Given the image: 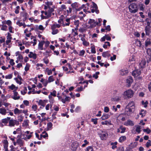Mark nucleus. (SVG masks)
Here are the masks:
<instances>
[{"label": "nucleus", "mask_w": 151, "mask_h": 151, "mask_svg": "<svg viewBox=\"0 0 151 151\" xmlns=\"http://www.w3.org/2000/svg\"><path fill=\"white\" fill-rule=\"evenodd\" d=\"M135 110L134 103L133 101L129 102L127 105L125 111L128 115L133 113Z\"/></svg>", "instance_id": "f257e3e1"}, {"label": "nucleus", "mask_w": 151, "mask_h": 151, "mask_svg": "<svg viewBox=\"0 0 151 151\" xmlns=\"http://www.w3.org/2000/svg\"><path fill=\"white\" fill-rule=\"evenodd\" d=\"M29 131L24 132L19 130V134H20V135H19V138H21L24 140L26 139L27 134H29ZM23 142L19 139V146H23Z\"/></svg>", "instance_id": "f03ea898"}, {"label": "nucleus", "mask_w": 151, "mask_h": 151, "mask_svg": "<svg viewBox=\"0 0 151 151\" xmlns=\"http://www.w3.org/2000/svg\"><path fill=\"white\" fill-rule=\"evenodd\" d=\"M134 94V92L131 89L124 91L122 94L124 99L132 98Z\"/></svg>", "instance_id": "7ed1b4c3"}, {"label": "nucleus", "mask_w": 151, "mask_h": 151, "mask_svg": "<svg viewBox=\"0 0 151 151\" xmlns=\"http://www.w3.org/2000/svg\"><path fill=\"white\" fill-rule=\"evenodd\" d=\"M128 8L129 11L132 13H135L137 11L138 9L137 5L133 3L129 6Z\"/></svg>", "instance_id": "20e7f679"}, {"label": "nucleus", "mask_w": 151, "mask_h": 151, "mask_svg": "<svg viewBox=\"0 0 151 151\" xmlns=\"http://www.w3.org/2000/svg\"><path fill=\"white\" fill-rule=\"evenodd\" d=\"M57 97H58V100L62 101L63 104H65L66 101L69 102L70 99V98L69 97L66 96L63 97L58 96Z\"/></svg>", "instance_id": "39448f33"}, {"label": "nucleus", "mask_w": 151, "mask_h": 151, "mask_svg": "<svg viewBox=\"0 0 151 151\" xmlns=\"http://www.w3.org/2000/svg\"><path fill=\"white\" fill-rule=\"evenodd\" d=\"M99 134L101 139L102 140H106L108 136L107 133L104 131H101L100 133H99Z\"/></svg>", "instance_id": "423d86ee"}, {"label": "nucleus", "mask_w": 151, "mask_h": 151, "mask_svg": "<svg viewBox=\"0 0 151 151\" xmlns=\"http://www.w3.org/2000/svg\"><path fill=\"white\" fill-rule=\"evenodd\" d=\"M88 23L90 24V27L91 28L94 27L96 25H99L98 22H96L93 19H90L88 22Z\"/></svg>", "instance_id": "0eeeda50"}, {"label": "nucleus", "mask_w": 151, "mask_h": 151, "mask_svg": "<svg viewBox=\"0 0 151 151\" xmlns=\"http://www.w3.org/2000/svg\"><path fill=\"white\" fill-rule=\"evenodd\" d=\"M27 112V109L19 110V116H20L22 119H20V121L22 120V119L24 117V116L26 115Z\"/></svg>", "instance_id": "6e6552de"}, {"label": "nucleus", "mask_w": 151, "mask_h": 151, "mask_svg": "<svg viewBox=\"0 0 151 151\" xmlns=\"http://www.w3.org/2000/svg\"><path fill=\"white\" fill-rule=\"evenodd\" d=\"M146 61L145 59H142L139 62V67L140 68H143L146 66Z\"/></svg>", "instance_id": "1a4fd4ad"}, {"label": "nucleus", "mask_w": 151, "mask_h": 151, "mask_svg": "<svg viewBox=\"0 0 151 151\" xmlns=\"http://www.w3.org/2000/svg\"><path fill=\"white\" fill-rule=\"evenodd\" d=\"M78 144L77 142H74L71 145V149L73 151L76 150L78 147Z\"/></svg>", "instance_id": "9d476101"}, {"label": "nucleus", "mask_w": 151, "mask_h": 151, "mask_svg": "<svg viewBox=\"0 0 151 151\" xmlns=\"http://www.w3.org/2000/svg\"><path fill=\"white\" fill-rule=\"evenodd\" d=\"M85 37V35H83V37L81 38V40L82 42V44L85 46H88L89 45V42L86 40L84 37Z\"/></svg>", "instance_id": "9b49d317"}, {"label": "nucleus", "mask_w": 151, "mask_h": 151, "mask_svg": "<svg viewBox=\"0 0 151 151\" xmlns=\"http://www.w3.org/2000/svg\"><path fill=\"white\" fill-rule=\"evenodd\" d=\"M133 82V79L131 76H129L127 79V86L129 87L131 86V84Z\"/></svg>", "instance_id": "f8f14e48"}, {"label": "nucleus", "mask_w": 151, "mask_h": 151, "mask_svg": "<svg viewBox=\"0 0 151 151\" xmlns=\"http://www.w3.org/2000/svg\"><path fill=\"white\" fill-rule=\"evenodd\" d=\"M141 73L140 70L139 69H137L133 71L132 75L135 78L139 76Z\"/></svg>", "instance_id": "ddd939ff"}, {"label": "nucleus", "mask_w": 151, "mask_h": 151, "mask_svg": "<svg viewBox=\"0 0 151 151\" xmlns=\"http://www.w3.org/2000/svg\"><path fill=\"white\" fill-rule=\"evenodd\" d=\"M28 57L30 58H32L34 60H35L37 58V55L35 53L30 52L28 55Z\"/></svg>", "instance_id": "4468645a"}, {"label": "nucleus", "mask_w": 151, "mask_h": 151, "mask_svg": "<svg viewBox=\"0 0 151 151\" xmlns=\"http://www.w3.org/2000/svg\"><path fill=\"white\" fill-rule=\"evenodd\" d=\"M45 27H44L42 25H35L34 28L35 30L36 31H38V30H40L41 31H43L44 30Z\"/></svg>", "instance_id": "2eb2a0df"}, {"label": "nucleus", "mask_w": 151, "mask_h": 151, "mask_svg": "<svg viewBox=\"0 0 151 151\" xmlns=\"http://www.w3.org/2000/svg\"><path fill=\"white\" fill-rule=\"evenodd\" d=\"M124 124L126 126H134V124L132 121L129 119L124 123Z\"/></svg>", "instance_id": "dca6fc26"}, {"label": "nucleus", "mask_w": 151, "mask_h": 151, "mask_svg": "<svg viewBox=\"0 0 151 151\" xmlns=\"http://www.w3.org/2000/svg\"><path fill=\"white\" fill-rule=\"evenodd\" d=\"M21 16L23 17V18L22 19L23 21H25L28 17L27 14L25 11L22 12L21 13Z\"/></svg>", "instance_id": "f3484780"}, {"label": "nucleus", "mask_w": 151, "mask_h": 151, "mask_svg": "<svg viewBox=\"0 0 151 151\" xmlns=\"http://www.w3.org/2000/svg\"><path fill=\"white\" fill-rule=\"evenodd\" d=\"M17 90H14L13 91L14 92L13 96H12V97L14 100H17L19 99V96H17L18 93L16 92Z\"/></svg>", "instance_id": "a211bd4d"}, {"label": "nucleus", "mask_w": 151, "mask_h": 151, "mask_svg": "<svg viewBox=\"0 0 151 151\" xmlns=\"http://www.w3.org/2000/svg\"><path fill=\"white\" fill-rule=\"evenodd\" d=\"M120 73L121 75L124 76L128 73V71L126 69H123L120 70Z\"/></svg>", "instance_id": "6ab92c4d"}, {"label": "nucleus", "mask_w": 151, "mask_h": 151, "mask_svg": "<svg viewBox=\"0 0 151 151\" xmlns=\"http://www.w3.org/2000/svg\"><path fill=\"white\" fill-rule=\"evenodd\" d=\"M4 144V148L5 150V151H8L7 147L8 146V142L6 140H4L3 142Z\"/></svg>", "instance_id": "aec40b11"}, {"label": "nucleus", "mask_w": 151, "mask_h": 151, "mask_svg": "<svg viewBox=\"0 0 151 151\" xmlns=\"http://www.w3.org/2000/svg\"><path fill=\"white\" fill-rule=\"evenodd\" d=\"M74 25L76 26L75 30H77L78 29V27H79V24H80L79 20H75L74 21Z\"/></svg>", "instance_id": "412c9836"}, {"label": "nucleus", "mask_w": 151, "mask_h": 151, "mask_svg": "<svg viewBox=\"0 0 151 151\" xmlns=\"http://www.w3.org/2000/svg\"><path fill=\"white\" fill-rule=\"evenodd\" d=\"M44 43L45 41H41V42H40L39 43L38 47V48L40 50H43V46Z\"/></svg>", "instance_id": "4be33fe9"}, {"label": "nucleus", "mask_w": 151, "mask_h": 151, "mask_svg": "<svg viewBox=\"0 0 151 151\" xmlns=\"http://www.w3.org/2000/svg\"><path fill=\"white\" fill-rule=\"evenodd\" d=\"M29 121L28 119H26L24 120L22 124V126L25 128H27L28 126V123Z\"/></svg>", "instance_id": "5701e85b"}, {"label": "nucleus", "mask_w": 151, "mask_h": 151, "mask_svg": "<svg viewBox=\"0 0 151 151\" xmlns=\"http://www.w3.org/2000/svg\"><path fill=\"white\" fill-rule=\"evenodd\" d=\"M55 26L52 25V34L53 35H55L58 32V29H55Z\"/></svg>", "instance_id": "b1692460"}, {"label": "nucleus", "mask_w": 151, "mask_h": 151, "mask_svg": "<svg viewBox=\"0 0 151 151\" xmlns=\"http://www.w3.org/2000/svg\"><path fill=\"white\" fill-rule=\"evenodd\" d=\"M79 4L77 2H75L72 4L71 6L73 8V9H76L79 7Z\"/></svg>", "instance_id": "393cba45"}, {"label": "nucleus", "mask_w": 151, "mask_h": 151, "mask_svg": "<svg viewBox=\"0 0 151 151\" xmlns=\"http://www.w3.org/2000/svg\"><path fill=\"white\" fill-rule=\"evenodd\" d=\"M151 44V40L150 39H147L145 41V47L150 46Z\"/></svg>", "instance_id": "a878e982"}, {"label": "nucleus", "mask_w": 151, "mask_h": 151, "mask_svg": "<svg viewBox=\"0 0 151 151\" xmlns=\"http://www.w3.org/2000/svg\"><path fill=\"white\" fill-rule=\"evenodd\" d=\"M110 117V115L106 114H104L101 117V118L102 120H105L108 119Z\"/></svg>", "instance_id": "bb28decb"}, {"label": "nucleus", "mask_w": 151, "mask_h": 151, "mask_svg": "<svg viewBox=\"0 0 151 151\" xmlns=\"http://www.w3.org/2000/svg\"><path fill=\"white\" fill-rule=\"evenodd\" d=\"M101 124L102 125H111V121L110 120H106L104 122H101Z\"/></svg>", "instance_id": "cd10ccee"}, {"label": "nucleus", "mask_w": 151, "mask_h": 151, "mask_svg": "<svg viewBox=\"0 0 151 151\" xmlns=\"http://www.w3.org/2000/svg\"><path fill=\"white\" fill-rule=\"evenodd\" d=\"M8 88L12 90H17L18 89V87H16L13 84H12L11 86H8Z\"/></svg>", "instance_id": "c85d7f7f"}, {"label": "nucleus", "mask_w": 151, "mask_h": 151, "mask_svg": "<svg viewBox=\"0 0 151 151\" xmlns=\"http://www.w3.org/2000/svg\"><path fill=\"white\" fill-rule=\"evenodd\" d=\"M38 104L39 105H41L43 107H44L45 105V103L44 100H40L38 102Z\"/></svg>", "instance_id": "c756f323"}, {"label": "nucleus", "mask_w": 151, "mask_h": 151, "mask_svg": "<svg viewBox=\"0 0 151 151\" xmlns=\"http://www.w3.org/2000/svg\"><path fill=\"white\" fill-rule=\"evenodd\" d=\"M48 97L49 99V101L50 102V104H52V105H50V107H51L52 106V104L54 102V99L50 95H49V96H48Z\"/></svg>", "instance_id": "7c9ffc66"}, {"label": "nucleus", "mask_w": 151, "mask_h": 151, "mask_svg": "<svg viewBox=\"0 0 151 151\" xmlns=\"http://www.w3.org/2000/svg\"><path fill=\"white\" fill-rule=\"evenodd\" d=\"M52 124L51 122H49L47 123V130H51L52 129Z\"/></svg>", "instance_id": "2f4dec72"}, {"label": "nucleus", "mask_w": 151, "mask_h": 151, "mask_svg": "<svg viewBox=\"0 0 151 151\" xmlns=\"http://www.w3.org/2000/svg\"><path fill=\"white\" fill-rule=\"evenodd\" d=\"M10 117H7L6 118L3 119L2 120V122L4 124H6L8 123V121L10 120Z\"/></svg>", "instance_id": "473e14b6"}, {"label": "nucleus", "mask_w": 151, "mask_h": 151, "mask_svg": "<svg viewBox=\"0 0 151 151\" xmlns=\"http://www.w3.org/2000/svg\"><path fill=\"white\" fill-rule=\"evenodd\" d=\"M126 137L125 136H122L119 138V141L120 142L122 143L126 140Z\"/></svg>", "instance_id": "72a5a7b5"}, {"label": "nucleus", "mask_w": 151, "mask_h": 151, "mask_svg": "<svg viewBox=\"0 0 151 151\" xmlns=\"http://www.w3.org/2000/svg\"><path fill=\"white\" fill-rule=\"evenodd\" d=\"M146 111L143 109H142L139 113V114L142 117L144 116L146 114Z\"/></svg>", "instance_id": "f704fd0d"}, {"label": "nucleus", "mask_w": 151, "mask_h": 151, "mask_svg": "<svg viewBox=\"0 0 151 151\" xmlns=\"http://www.w3.org/2000/svg\"><path fill=\"white\" fill-rule=\"evenodd\" d=\"M122 94L120 93H119L118 95L116 96L114 98V100L116 101H118L120 100L122 96Z\"/></svg>", "instance_id": "c9c22d12"}, {"label": "nucleus", "mask_w": 151, "mask_h": 151, "mask_svg": "<svg viewBox=\"0 0 151 151\" xmlns=\"http://www.w3.org/2000/svg\"><path fill=\"white\" fill-rule=\"evenodd\" d=\"M147 53L148 55L150 56V61L151 60V47L148 48L147 49Z\"/></svg>", "instance_id": "e433bc0d"}, {"label": "nucleus", "mask_w": 151, "mask_h": 151, "mask_svg": "<svg viewBox=\"0 0 151 151\" xmlns=\"http://www.w3.org/2000/svg\"><path fill=\"white\" fill-rule=\"evenodd\" d=\"M150 27H147V26L145 27V31L146 35H148L150 34Z\"/></svg>", "instance_id": "4c0bfd02"}, {"label": "nucleus", "mask_w": 151, "mask_h": 151, "mask_svg": "<svg viewBox=\"0 0 151 151\" xmlns=\"http://www.w3.org/2000/svg\"><path fill=\"white\" fill-rule=\"evenodd\" d=\"M70 19H67L65 20L66 22L65 24H64L63 25L64 26H69L70 24Z\"/></svg>", "instance_id": "58836bf2"}, {"label": "nucleus", "mask_w": 151, "mask_h": 151, "mask_svg": "<svg viewBox=\"0 0 151 151\" xmlns=\"http://www.w3.org/2000/svg\"><path fill=\"white\" fill-rule=\"evenodd\" d=\"M102 56L104 58H106L107 56H110V55L108 51L104 52L102 53Z\"/></svg>", "instance_id": "ea45409f"}, {"label": "nucleus", "mask_w": 151, "mask_h": 151, "mask_svg": "<svg viewBox=\"0 0 151 151\" xmlns=\"http://www.w3.org/2000/svg\"><path fill=\"white\" fill-rule=\"evenodd\" d=\"M48 8L49 9L47 12L48 13V15H50V16H51L52 12L54 11V9L51 7H49V8Z\"/></svg>", "instance_id": "a19ab883"}, {"label": "nucleus", "mask_w": 151, "mask_h": 151, "mask_svg": "<svg viewBox=\"0 0 151 151\" xmlns=\"http://www.w3.org/2000/svg\"><path fill=\"white\" fill-rule=\"evenodd\" d=\"M110 35L111 36V34H107L105 35V37L106 39L108 41H111V37L110 36Z\"/></svg>", "instance_id": "79ce46f5"}, {"label": "nucleus", "mask_w": 151, "mask_h": 151, "mask_svg": "<svg viewBox=\"0 0 151 151\" xmlns=\"http://www.w3.org/2000/svg\"><path fill=\"white\" fill-rule=\"evenodd\" d=\"M135 127H136V129L135 130L136 132L138 134L139 133L141 132V127H140L139 125H137V126H135Z\"/></svg>", "instance_id": "37998d69"}, {"label": "nucleus", "mask_w": 151, "mask_h": 151, "mask_svg": "<svg viewBox=\"0 0 151 151\" xmlns=\"http://www.w3.org/2000/svg\"><path fill=\"white\" fill-rule=\"evenodd\" d=\"M45 72L47 73V75H50L52 74V70L49 69L48 68H46L45 70Z\"/></svg>", "instance_id": "c03bdc74"}, {"label": "nucleus", "mask_w": 151, "mask_h": 151, "mask_svg": "<svg viewBox=\"0 0 151 151\" xmlns=\"http://www.w3.org/2000/svg\"><path fill=\"white\" fill-rule=\"evenodd\" d=\"M6 110L4 109L0 108V113L2 114L5 115L6 114Z\"/></svg>", "instance_id": "a18cd8bd"}, {"label": "nucleus", "mask_w": 151, "mask_h": 151, "mask_svg": "<svg viewBox=\"0 0 151 151\" xmlns=\"http://www.w3.org/2000/svg\"><path fill=\"white\" fill-rule=\"evenodd\" d=\"M54 80L53 78V76H51L49 77L48 80V82L49 83H50L54 81Z\"/></svg>", "instance_id": "49530a36"}, {"label": "nucleus", "mask_w": 151, "mask_h": 151, "mask_svg": "<svg viewBox=\"0 0 151 151\" xmlns=\"http://www.w3.org/2000/svg\"><path fill=\"white\" fill-rule=\"evenodd\" d=\"M27 91V88L26 87H24L23 91H21V93L22 94L24 95L26 93Z\"/></svg>", "instance_id": "de8ad7c7"}, {"label": "nucleus", "mask_w": 151, "mask_h": 151, "mask_svg": "<svg viewBox=\"0 0 151 151\" xmlns=\"http://www.w3.org/2000/svg\"><path fill=\"white\" fill-rule=\"evenodd\" d=\"M120 129L122 130L120 132V133H124L125 132L126 129L125 127H123L122 126L120 127Z\"/></svg>", "instance_id": "09e8293b"}, {"label": "nucleus", "mask_w": 151, "mask_h": 151, "mask_svg": "<svg viewBox=\"0 0 151 151\" xmlns=\"http://www.w3.org/2000/svg\"><path fill=\"white\" fill-rule=\"evenodd\" d=\"M9 126H13L14 125V122L13 120L12 119L10 120H9Z\"/></svg>", "instance_id": "8fccbe9b"}, {"label": "nucleus", "mask_w": 151, "mask_h": 151, "mask_svg": "<svg viewBox=\"0 0 151 151\" xmlns=\"http://www.w3.org/2000/svg\"><path fill=\"white\" fill-rule=\"evenodd\" d=\"M28 32V29H26L24 31V32L26 34V35L27 37H29L31 35V33L29 32L27 34V32Z\"/></svg>", "instance_id": "3c124183"}, {"label": "nucleus", "mask_w": 151, "mask_h": 151, "mask_svg": "<svg viewBox=\"0 0 151 151\" xmlns=\"http://www.w3.org/2000/svg\"><path fill=\"white\" fill-rule=\"evenodd\" d=\"M56 91L55 90H54L52 92H50V95L52 96H53L54 97L56 96Z\"/></svg>", "instance_id": "603ef678"}, {"label": "nucleus", "mask_w": 151, "mask_h": 151, "mask_svg": "<svg viewBox=\"0 0 151 151\" xmlns=\"http://www.w3.org/2000/svg\"><path fill=\"white\" fill-rule=\"evenodd\" d=\"M99 72H96L95 74L93 75V77L96 79H97L98 78V75L99 74Z\"/></svg>", "instance_id": "864d4df0"}, {"label": "nucleus", "mask_w": 151, "mask_h": 151, "mask_svg": "<svg viewBox=\"0 0 151 151\" xmlns=\"http://www.w3.org/2000/svg\"><path fill=\"white\" fill-rule=\"evenodd\" d=\"M136 45L139 47H141L142 46V43L139 40H137L136 42Z\"/></svg>", "instance_id": "5fc2aeb1"}, {"label": "nucleus", "mask_w": 151, "mask_h": 151, "mask_svg": "<svg viewBox=\"0 0 151 151\" xmlns=\"http://www.w3.org/2000/svg\"><path fill=\"white\" fill-rule=\"evenodd\" d=\"M86 151H93V148L91 146H88L86 148Z\"/></svg>", "instance_id": "6e6d98bb"}, {"label": "nucleus", "mask_w": 151, "mask_h": 151, "mask_svg": "<svg viewBox=\"0 0 151 151\" xmlns=\"http://www.w3.org/2000/svg\"><path fill=\"white\" fill-rule=\"evenodd\" d=\"M30 67V65H29L28 63H26V66L24 68V70L25 71H27L29 69Z\"/></svg>", "instance_id": "4d7b16f0"}, {"label": "nucleus", "mask_w": 151, "mask_h": 151, "mask_svg": "<svg viewBox=\"0 0 151 151\" xmlns=\"http://www.w3.org/2000/svg\"><path fill=\"white\" fill-rule=\"evenodd\" d=\"M92 3L93 4L92 8H93V9H98V6L97 4L93 1H92Z\"/></svg>", "instance_id": "13d9d810"}, {"label": "nucleus", "mask_w": 151, "mask_h": 151, "mask_svg": "<svg viewBox=\"0 0 151 151\" xmlns=\"http://www.w3.org/2000/svg\"><path fill=\"white\" fill-rule=\"evenodd\" d=\"M143 131L145 132H146L147 134H149L151 132V130L148 128L146 129H143Z\"/></svg>", "instance_id": "bf43d9fd"}, {"label": "nucleus", "mask_w": 151, "mask_h": 151, "mask_svg": "<svg viewBox=\"0 0 151 151\" xmlns=\"http://www.w3.org/2000/svg\"><path fill=\"white\" fill-rule=\"evenodd\" d=\"M151 146V141L149 140L146 143V146L147 147H148Z\"/></svg>", "instance_id": "052dcab7"}, {"label": "nucleus", "mask_w": 151, "mask_h": 151, "mask_svg": "<svg viewBox=\"0 0 151 151\" xmlns=\"http://www.w3.org/2000/svg\"><path fill=\"white\" fill-rule=\"evenodd\" d=\"M83 90V88L82 86H81L80 87L78 88L76 90V91L80 92L81 91Z\"/></svg>", "instance_id": "680f3d73"}, {"label": "nucleus", "mask_w": 151, "mask_h": 151, "mask_svg": "<svg viewBox=\"0 0 151 151\" xmlns=\"http://www.w3.org/2000/svg\"><path fill=\"white\" fill-rule=\"evenodd\" d=\"M7 27L6 25H3L2 27L1 28V29L3 30L6 31L7 30Z\"/></svg>", "instance_id": "e2e57ef3"}, {"label": "nucleus", "mask_w": 151, "mask_h": 151, "mask_svg": "<svg viewBox=\"0 0 151 151\" xmlns=\"http://www.w3.org/2000/svg\"><path fill=\"white\" fill-rule=\"evenodd\" d=\"M23 103L24 105L27 106L29 105V102L27 100H24L23 101Z\"/></svg>", "instance_id": "0e129e2a"}, {"label": "nucleus", "mask_w": 151, "mask_h": 151, "mask_svg": "<svg viewBox=\"0 0 151 151\" xmlns=\"http://www.w3.org/2000/svg\"><path fill=\"white\" fill-rule=\"evenodd\" d=\"M91 52L92 53H95L96 52V50H95V47H91Z\"/></svg>", "instance_id": "69168bd1"}, {"label": "nucleus", "mask_w": 151, "mask_h": 151, "mask_svg": "<svg viewBox=\"0 0 151 151\" xmlns=\"http://www.w3.org/2000/svg\"><path fill=\"white\" fill-rule=\"evenodd\" d=\"M12 74H9L8 75L6 76H5V78L6 79H10L12 78Z\"/></svg>", "instance_id": "338daca9"}, {"label": "nucleus", "mask_w": 151, "mask_h": 151, "mask_svg": "<svg viewBox=\"0 0 151 151\" xmlns=\"http://www.w3.org/2000/svg\"><path fill=\"white\" fill-rule=\"evenodd\" d=\"M72 11V8L69 7L68 8V9H67L66 10V11L67 12V13L68 14H70L71 13Z\"/></svg>", "instance_id": "774afa93"}]
</instances>
